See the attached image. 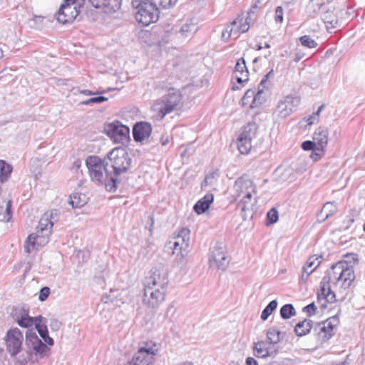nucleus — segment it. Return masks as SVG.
Returning a JSON list of instances; mask_svg holds the SVG:
<instances>
[{
	"label": "nucleus",
	"mask_w": 365,
	"mask_h": 365,
	"mask_svg": "<svg viewBox=\"0 0 365 365\" xmlns=\"http://www.w3.org/2000/svg\"><path fill=\"white\" fill-rule=\"evenodd\" d=\"M243 19L242 18H240V17H238L237 19H235L232 23V26H235L237 24H239L237 26V29L241 32V33H245V32H247L249 29H250V23L247 22V19L245 20V23H242Z\"/></svg>",
	"instance_id": "79ce46f5"
},
{
	"label": "nucleus",
	"mask_w": 365,
	"mask_h": 365,
	"mask_svg": "<svg viewBox=\"0 0 365 365\" xmlns=\"http://www.w3.org/2000/svg\"><path fill=\"white\" fill-rule=\"evenodd\" d=\"M36 321L34 324L35 327L39 334L40 336L43 339L44 344H48L49 346H53L54 344L53 339L49 336L48 328H47V321L46 319L39 315L36 317Z\"/></svg>",
	"instance_id": "412c9836"
},
{
	"label": "nucleus",
	"mask_w": 365,
	"mask_h": 365,
	"mask_svg": "<svg viewBox=\"0 0 365 365\" xmlns=\"http://www.w3.org/2000/svg\"><path fill=\"white\" fill-rule=\"evenodd\" d=\"M209 266L210 268H215L225 271L229 265L230 259L226 252L225 246L222 242H217L210 249L208 255Z\"/></svg>",
	"instance_id": "1a4fd4ad"
},
{
	"label": "nucleus",
	"mask_w": 365,
	"mask_h": 365,
	"mask_svg": "<svg viewBox=\"0 0 365 365\" xmlns=\"http://www.w3.org/2000/svg\"><path fill=\"white\" fill-rule=\"evenodd\" d=\"M323 153H324V152H319V151H318V150H317V148H316L315 149H314V150H312V153H311L310 157H311V158H312L314 161H317V160H319L322 158V155H323Z\"/></svg>",
	"instance_id": "680f3d73"
},
{
	"label": "nucleus",
	"mask_w": 365,
	"mask_h": 365,
	"mask_svg": "<svg viewBox=\"0 0 365 365\" xmlns=\"http://www.w3.org/2000/svg\"><path fill=\"white\" fill-rule=\"evenodd\" d=\"M274 71L273 69H271L262 79L259 87L262 86L264 87V84L267 82L268 79L273 76Z\"/></svg>",
	"instance_id": "e2e57ef3"
},
{
	"label": "nucleus",
	"mask_w": 365,
	"mask_h": 365,
	"mask_svg": "<svg viewBox=\"0 0 365 365\" xmlns=\"http://www.w3.org/2000/svg\"><path fill=\"white\" fill-rule=\"evenodd\" d=\"M105 92H106L105 91H103L100 92L98 91H90V90H86V89L81 90L79 91L80 93L86 95V96H93V95L94 96V95H97V94H99V93H103Z\"/></svg>",
	"instance_id": "0e129e2a"
},
{
	"label": "nucleus",
	"mask_w": 365,
	"mask_h": 365,
	"mask_svg": "<svg viewBox=\"0 0 365 365\" xmlns=\"http://www.w3.org/2000/svg\"><path fill=\"white\" fill-rule=\"evenodd\" d=\"M254 351L255 356L258 358H266L273 354V351H270L269 344L264 341L255 343Z\"/></svg>",
	"instance_id": "a878e982"
},
{
	"label": "nucleus",
	"mask_w": 365,
	"mask_h": 365,
	"mask_svg": "<svg viewBox=\"0 0 365 365\" xmlns=\"http://www.w3.org/2000/svg\"><path fill=\"white\" fill-rule=\"evenodd\" d=\"M235 78L239 83L246 82L249 80V71L244 58L237 60L235 68Z\"/></svg>",
	"instance_id": "4be33fe9"
},
{
	"label": "nucleus",
	"mask_w": 365,
	"mask_h": 365,
	"mask_svg": "<svg viewBox=\"0 0 365 365\" xmlns=\"http://www.w3.org/2000/svg\"><path fill=\"white\" fill-rule=\"evenodd\" d=\"M183 231H184V252L185 251H187V252H190V250H187L190 246V244L188 242L189 241V235H190V230H187V229H185L184 227L183 229Z\"/></svg>",
	"instance_id": "13d9d810"
},
{
	"label": "nucleus",
	"mask_w": 365,
	"mask_h": 365,
	"mask_svg": "<svg viewBox=\"0 0 365 365\" xmlns=\"http://www.w3.org/2000/svg\"><path fill=\"white\" fill-rule=\"evenodd\" d=\"M313 327V322L310 319H304L298 322L294 327V332L297 336L302 337L308 334Z\"/></svg>",
	"instance_id": "bb28decb"
},
{
	"label": "nucleus",
	"mask_w": 365,
	"mask_h": 365,
	"mask_svg": "<svg viewBox=\"0 0 365 365\" xmlns=\"http://www.w3.org/2000/svg\"><path fill=\"white\" fill-rule=\"evenodd\" d=\"M299 104L300 98L298 96L288 95L279 101L274 113L278 117L285 118L295 111Z\"/></svg>",
	"instance_id": "f8f14e48"
},
{
	"label": "nucleus",
	"mask_w": 365,
	"mask_h": 365,
	"mask_svg": "<svg viewBox=\"0 0 365 365\" xmlns=\"http://www.w3.org/2000/svg\"><path fill=\"white\" fill-rule=\"evenodd\" d=\"M156 7L168 9L173 7L178 0H151Z\"/></svg>",
	"instance_id": "a19ab883"
},
{
	"label": "nucleus",
	"mask_w": 365,
	"mask_h": 365,
	"mask_svg": "<svg viewBox=\"0 0 365 365\" xmlns=\"http://www.w3.org/2000/svg\"><path fill=\"white\" fill-rule=\"evenodd\" d=\"M339 318L336 316L330 317L326 321L318 323L314 329H318L319 336L322 337L323 341L329 340L334 335L333 330L339 324Z\"/></svg>",
	"instance_id": "2eb2a0df"
},
{
	"label": "nucleus",
	"mask_w": 365,
	"mask_h": 365,
	"mask_svg": "<svg viewBox=\"0 0 365 365\" xmlns=\"http://www.w3.org/2000/svg\"><path fill=\"white\" fill-rule=\"evenodd\" d=\"M302 148L304 150H313L317 148V143L314 140L313 141L306 140L302 143Z\"/></svg>",
	"instance_id": "603ef678"
},
{
	"label": "nucleus",
	"mask_w": 365,
	"mask_h": 365,
	"mask_svg": "<svg viewBox=\"0 0 365 365\" xmlns=\"http://www.w3.org/2000/svg\"><path fill=\"white\" fill-rule=\"evenodd\" d=\"M105 159L109 168L106 170V190L115 192L122 182L123 175L130 168L132 158L125 148L117 147L110 150Z\"/></svg>",
	"instance_id": "f03ea898"
},
{
	"label": "nucleus",
	"mask_w": 365,
	"mask_h": 365,
	"mask_svg": "<svg viewBox=\"0 0 365 365\" xmlns=\"http://www.w3.org/2000/svg\"><path fill=\"white\" fill-rule=\"evenodd\" d=\"M166 289L144 287L143 302L148 307L156 309L165 299Z\"/></svg>",
	"instance_id": "ddd939ff"
},
{
	"label": "nucleus",
	"mask_w": 365,
	"mask_h": 365,
	"mask_svg": "<svg viewBox=\"0 0 365 365\" xmlns=\"http://www.w3.org/2000/svg\"><path fill=\"white\" fill-rule=\"evenodd\" d=\"M268 224H274L279 219L278 211L275 208H272L267 214Z\"/></svg>",
	"instance_id": "49530a36"
},
{
	"label": "nucleus",
	"mask_w": 365,
	"mask_h": 365,
	"mask_svg": "<svg viewBox=\"0 0 365 365\" xmlns=\"http://www.w3.org/2000/svg\"><path fill=\"white\" fill-rule=\"evenodd\" d=\"M204 66L202 63H197L186 68L184 75V93L187 90H197L209 83L208 78L202 74Z\"/></svg>",
	"instance_id": "6e6552de"
},
{
	"label": "nucleus",
	"mask_w": 365,
	"mask_h": 365,
	"mask_svg": "<svg viewBox=\"0 0 365 365\" xmlns=\"http://www.w3.org/2000/svg\"><path fill=\"white\" fill-rule=\"evenodd\" d=\"M77 8L80 9L84 4L85 0H66Z\"/></svg>",
	"instance_id": "69168bd1"
},
{
	"label": "nucleus",
	"mask_w": 365,
	"mask_h": 365,
	"mask_svg": "<svg viewBox=\"0 0 365 365\" xmlns=\"http://www.w3.org/2000/svg\"><path fill=\"white\" fill-rule=\"evenodd\" d=\"M58 210H51L50 213H45L40 219L36 227V233L31 234L25 242L24 250L28 254L32 252L38 246L48 242V236L51 233V229L54 221H56Z\"/></svg>",
	"instance_id": "7ed1b4c3"
},
{
	"label": "nucleus",
	"mask_w": 365,
	"mask_h": 365,
	"mask_svg": "<svg viewBox=\"0 0 365 365\" xmlns=\"http://www.w3.org/2000/svg\"><path fill=\"white\" fill-rule=\"evenodd\" d=\"M344 259L341 262H346V264H349V267L354 268V264H356L358 262L357 255L351 253L344 256Z\"/></svg>",
	"instance_id": "09e8293b"
},
{
	"label": "nucleus",
	"mask_w": 365,
	"mask_h": 365,
	"mask_svg": "<svg viewBox=\"0 0 365 365\" xmlns=\"http://www.w3.org/2000/svg\"><path fill=\"white\" fill-rule=\"evenodd\" d=\"M165 249L168 252L172 251L173 255H176L178 263H180L182 261V247L177 241L172 242L169 241L166 245Z\"/></svg>",
	"instance_id": "c85d7f7f"
},
{
	"label": "nucleus",
	"mask_w": 365,
	"mask_h": 365,
	"mask_svg": "<svg viewBox=\"0 0 365 365\" xmlns=\"http://www.w3.org/2000/svg\"><path fill=\"white\" fill-rule=\"evenodd\" d=\"M213 200V195L208 193L195 203L193 207V210L198 215L203 214L209 209L210 204Z\"/></svg>",
	"instance_id": "b1692460"
},
{
	"label": "nucleus",
	"mask_w": 365,
	"mask_h": 365,
	"mask_svg": "<svg viewBox=\"0 0 365 365\" xmlns=\"http://www.w3.org/2000/svg\"><path fill=\"white\" fill-rule=\"evenodd\" d=\"M90 2L95 8L104 9L106 13L115 12L121 5V0H90Z\"/></svg>",
	"instance_id": "aec40b11"
},
{
	"label": "nucleus",
	"mask_w": 365,
	"mask_h": 365,
	"mask_svg": "<svg viewBox=\"0 0 365 365\" xmlns=\"http://www.w3.org/2000/svg\"><path fill=\"white\" fill-rule=\"evenodd\" d=\"M155 351L152 348H140L135 354L130 364L133 365H153L154 362Z\"/></svg>",
	"instance_id": "dca6fc26"
},
{
	"label": "nucleus",
	"mask_w": 365,
	"mask_h": 365,
	"mask_svg": "<svg viewBox=\"0 0 365 365\" xmlns=\"http://www.w3.org/2000/svg\"><path fill=\"white\" fill-rule=\"evenodd\" d=\"M234 31L233 26L231 25L227 26L226 29L222 33V38L223 41H227Z\"/></svg>",
	"instance_id": "5fc2aeb1"
},
{
	"label": "nucleus",
	"mask_w": 365,
	"mask_h": 365,
	"mask_svg": "<svg viewBox=\"0 0 365 365\" xmlns=\"http://www.w3.org/2000/svg\"><path fill=\"white\" fill-rule=\"evenodd\" d=\"M36 320V317H29L27 313H25L22 314L20 318H18L16 319V322L20 327L24 328H29L31 327L35 324Z\"/></svg>",
	"instance_id": "e433bc0d"
},
{
	"label": "nucleus",
	"mask_w": 365,
	"mask_h": 365,
	"mask_svg": "<svg viewBox=\"0 0 365 365\" xmlns=\"http://www.w3.org/2000/svg\"><path fill=\"white\" fill-rule=\"evenodd\" d=\"M81 166V161L80 160H75L71 166V169L74 170H78Z\"/></svg>",
	"instance_id": "774afa93"
},
{
	"label": "nucleus",
	"mask_w": 365,
	"mask_h": 365,
	"mask_svg": "<svg viewBox=\"0 0 365 365\" xmlns=\"http://www.w3.org/2000/svg\"><path fill=\"white\" fill-rule=\"evenodd\" d=\"M285 333H282L274 327H271L267 332V337L269 344H277L284 336Z\"/></svg>",
	"instance_id": "473e14b6"
},
{
	"label": "nucleus",
	"mask_w": 365,
	"mask_h": 365,
	"mask_svg": "<svg viewBox=\"0 0 365 365\" xmlns=\"http://www.w3.org/2000/svg\"><path fill=\"white\" fill-rule=\"evenodd\" d=\"M86 165L91 181L97 185H104L106 189V170H109L107 160L96 155L88 156L86 160Z\"/></svg>",
	"instance_id": "0eeeda50"
},
{
	"label": "nucleus",
	"mask_w": 365,
	"mask_h": 365,
	"mask_svg": "<svg viewBox=\"0 0 365 365\" xmlns=\"http://www.w3.org/2000/svg\"><path fill=\"white\" fill-rule=\"evenodd\" d=\"M168 284V270L163 264H158L149 272L148 276L145 277L144 287L166 289Z\"/></svg>",
	"instance_id": "9d476101"
},
{
	"label": "nucleus",
	"mask_w": 365,
	"mask_h": 365,
	"mask_svg": "<svg viewBox=\"0 0 365 365\" xmlns=\"http://www.w3.org/2000/svg\"><path fill=\"white\" fill-rule=\"evenodd\" d=\"M257 130V125L255 122H250L246 125H245L241 133L239 135V137H246L250 140H252L256 135Z\"/></svg>",
	"instance_id": "c756f323"
},
{
	"label": "nucleus",
	"mask_w": 365,
	"mask_h": 365,
	"mask_svg": "<svg viewBox=\"0 0 365 365\" xmlns=\"http://www.w3.org/2000/svg\"><path fill=\"white\" fill-rule=\"evenodd\" d=\"M322 19L326 24L327 29H334L338 25L339 21L337 15L329 9L322 14Z\"/></svg>",
	"instance_id": "cd10ccee"
},
{
	"label": "nucleus",
	"mask_w": 365,
	"mask_h": 365,
	"mask_svg": "<svg viewBox=\"0 0 365 365\" xmlns=\"http://www.w3.org/2000/svg\"><path fill=\"white\" fill-rule=\"evenodd\" d=\"M317 307L314 302L307 305L303 308V312H306L309 317L314 315L316 313Z\"/></svg>",
	"instance_id": "864d4df0"
},
{
	"label": "nucleus",
	"mask_w": 365,
	"mask_h": 365,
	"mask_svg": "<svg viewBox=\"0 0 365 365\" xmlns=\"http://www.w3.org/2000/svg\"><path fill=\"white\" fill-rule=\"evenodd\" d=\"M131 5L135 10L136 21L143 26H148L158 20L159 8L151 0H132Z\"/></svg>",
	"instance_id": "20e7f679"
},
{
	"label": "nucleus",
	"mask_w": 365,
	"mask_h": 365,
	"mask_svg": "<svg viewBox=\"0 0 365 365\" xmlns=\"http://www.w3.org/2000/svg\"><path fill=\"white\" fill-rule=\"evenodd\" d=\"M79 13L80 10L78 8L66 0H64L56 14V18L57 21L62 24H69L76 19Z\"/></svg>",
	"instance_id": "4468645a"
},
{
	"label": "nucleus",
	"mask_w": 365,
	"mask_h": 365,
	"mask_svg": "<svg viewBox=\"0 0 365 365\" xmlns=\"http://www.w3.org/2000/svg\"><path fill=\"white\" fill-rule=\"evenodd\" d=\"M262 94L263 89L260 88V87L259 86L257 92L256 93L255 91L254 99L252 100L251 104L250 106L251 108H257L265 101V98L262 96Z\"/></svg>",
	"instance_id": "58836bf2"
},
{
	"label": "nucleus",
	"mask_w": 365,
	"mask_h": 365,
	"mask_svg": "<svg viewBox=\"0 0 365 365\" xmlns=\"http://www.w3.org/2000/svg\"><path fill=\"white\" fill-rule=\"evenodd\" d=\"M152 132L151 125L145 121L136 123L133 128V136L136 142H142L148 138Z\"/></svg>",
	"instance_id": "f3484780"
},
{
	"label": "nucleus",
	"mask_w": 365,
	"mask_h": 365,
	"mask_svg": "<svg viewBox=\"0 0 365 365\" xmlns=\"http://www.w3.org/2000/svg\"><path fill=\"white\" fill-rule=\"evenodd\" d=\"M332 0H310L309 7L313 9L314 11H317V10H320L325 4H329Z\"/></svg>",
	"instance_id": "c03bdc74"
},
{
	"label": "nucleus",
	"mask_w": 365,
	"mask_h": 365,
	"mask_svg": "<svg viewBox=\"0 0 365 365\" xmlns=\"http://www.w3.org/2000/svg\"><path fill=\"white\" fill-rule=\"evenodd\" d=\"M105 133L116 143L125 144L129 140L130 129L118 121L105 126Z\"/></svg>",
	"instance_id": "9b49d317"
},
{
	"label": "nucleus",
	"mask_w": 365,
	"mask_h": 365,
	"mask_svg": "<svg viewBox=\"0 0 365 365\" xmlns=\"http://www.w3.org/2000/svg\"><path fill=\"white\" fill-rule=\"evenodd\" d=\"M329 130L327 127H319L313 134V140L317 143V149L319 152H324L328 143Z\"/></svg>",
	"instance_id": "6ab92c4d"
},
{
	"label": "nucleus",
	"mask_w": 365,
	"mask_h": 365,
	"mask_svg": "<svg viewBox=\"0 0 365 365\" xmlns=\"http://www.w3.org/2000/svg\"><path fill=\"white\" fill-rule=\"evenodd\" d=\"M299 41L303 46L309 48H314L317 46V43L308 35L301 36Z\"/></svg>",
	"instance_id": "37998d69"
},
{
	"label": "nucleus",
	"mask_w": 365,
	"mask_h": 365,
	"mask_svg": "<svg viewBox=\"0 0 365 365\" xmlns=\"http://www.w3.org/2000/svg\"><path fill=\"white\" fill-rule=\"evenodd\" d=\"M173 96L163 97L160 103H158L155 106V109L158 110L161 113V117H164L166 114L170 113L176 106V103L172 102L170 100Z\"/></svg>",
	"instance_id": "393cba45"
},
{
	"label": "nucleus",
	"mask_w": 365,
	"mask_h": 365,
	"mask_svg": "<svg viewBox=\"0 0 365 365\" xmlns=\"http://www.w3.org/2000/svg\"><path fill=\"white\" fill-rule=\"evenodd\" d=\"M13 170L12 166L4 160H0V181L6 182Z\"/></svg>",
	"instance_id": "72a5a7b5"
},
{
	"label": "nucleus",
	"mask_w": 365,
	"mask_h": 365,
	"mask_svg": "<svg viewBox=\"0 0 365 365\" xmlns=\"http://www.w3.org/2000/svg\"><path fill=\"white\" fill-rule=\"evenodd\" d=\"M279 314L283 319H288L295 316L297 312L292 304H286L281 307Z\"/></svg>",
	"instance_id": "c9c22d12"
},
{
	"label": "nucleus",
	"mask_w": 365,
	"mask_h": 365,
	"mask_svg": "<svg viewBox=\"0 0 365 365\" xmlns=\"http://www.w3.org/2000/svg\"><path fill=\"white\" fill-rule=\"evenodd\" d=\"M106 101H108L107 98L101 96L93 97L88 100L81 101L80 103V104L81 105H91V104H93V103H101Z\"/></svg>",
	"instance_id": "a18cd8bd"
},
{
	"label": "nucleus",
	"mask_w": 365,
	"mask_h": 365,
	"mask_svg": "<svg viewBox=\"0 0 365 365\" xmlns=\"http://www.w3.org/2000/svg\"><path fill=\"white\" fill-rule=\"evenodd\" d=\"M274 20L276 23H282L283 21V9L282 6L276 8Z\"/></svg>",
	"instance_id": "6e6d98bb"
},
{
	"label": "nucleus",
	"mask_w": 365,
	"mask_h": 365,
	"mask_svg": "<svg viewBox=\"0 0 365 365\" xmlns=\"http://www.w3.org/2000/svg\"><path fill=\"white\" fill-rule=\"evenodd\" d=\"M88 198L85 194L75 192L70 196L69 203L73 207H81L87 203Z\"/></svg>",
	"instance_id": "2f4dec72"
},
{
	"label": "nucleus",
	"mask_w": 365,
	"mask_h": 365,
	"mask_svg": "<svg viewBox=\"0 0 365 365\" xmlns=\"http://www.w3.org/2000/svg\"><path fill=\"white\" fill-rule=\"evenodd\" d=\"M340 281H341V288L346 289L350 287L351 283L355 279V274L354 268L349 267V264L346 263V265L343 267V272L339 275Z\"/></svg>",
	"instance_id": "5701e85b"
},
{
	"label": "nucleus",
	"mask_w": 365,
	"mask_h": 365,
	"mask_svg": "<svg viewBox=\"0 0 365 365\" xmlns=\"http://www.w3.org/2000/svg\"><path fill=\"white\" fill-rule=\"evenodd\" d=\"M217 174L215 173H210L206 175L204 182L202 183V186H205L209 184H212L213 180L215 178V175Z\"/></svg>",
	"instance_id": "052dcab7"
},
{
	"label": "nucleus",
	"mask_w": 365,
	"mask_h": 365,
	"mask_svg": "<svg viewBox=\"0 0 365 365\" xmlns=\"http://www.w3.org/2000/svg\"><path fill=\"white\" fill-rule=\"evenodd\" d=\"M322 262V257H310L306 264L303 266L301 274V280L305 283L309 276L319 266Z\"/></svg>",
	"instance_id": "a211bd4d"
},
{
	"label": "nucleus",
	"mask_w": 365,
	"mask_h": 365,
	"mask_svg": "<svg viewBox=\"0 0 365 365\" xmlns=\"http://www.w3.org/2000/svg\"><path fill=\"white\" fill-rule=\"evenodd\" d=\"M246 365H259L258 362L253 357H247L245 361Z\"/></svg>",
	"instance_id": "338daca9"
},
{
	"label": "nucleus",
	"mask_w": 365,
	"mask_h": 365,
	"mask_svg": "<svg viewBox=\"0 0 365 365\" xmlns=\"http://www.w3.org/2000/svg\"><path fill=\"white\" fill-rule=\"evenodd\" d=\"M50 294V288L48 287H43L40 289L38 299L41 302L45 301Z\"/></svg>",
	"instance_id": "3c124183"
},
{
	"label": "nucleus",
	"mask_w": 365,
	"mask_h": 365,
	"mask_svg": "<svg viewBox=\"0 0 365 365\" xmlns=\"http://www.w3.org/2000/svg\"><path fill=\"white\" fill-rule=\"evenodd\" d=\"M322 210V214H326L325 217H329L336 212V204L335 202H328L324 205Z\"/></svg>",
	"instance_id": "ea45409f"
},
{
	"label": "nucleus",
	"mask_w": 365,
	"mask_h": 365,
	"mask_svg": "<svg viewBox=\"0 0 365 365\" xmlns=\"http://www.w3.org/2000/svg\"><path fill=\"white\" fill-rule=\"evenodd\" d=\"M237 148L240 153L247 154L252 148V140L246 137L237 138Z\"/></svg>",
	"instance_id": "f704fd0d"
},
{
	"label": "nucleus",
	"mask_w": 365,
	"mask_h": 365,
	"mask_svg": "<svg viewBox=\"0 0 365 365\" xmlns=\"http://www.w3.org/2000/svg\"><path fill=\"white\" fill-rule=\"evenodd\" d=\"M324 108V105L320 106L318 110L307 118V121L308 123V125H312L314 123L315 121H318L319 113Z\"/></svg>",
	"instance_id": "8fccbe9b"
},
{
	"label": "nucleus",
	"mask_w": 365,
	"mask_h": 365,
	"mask_svg": "<svg viewBox=\"0 0 365 365\" xmlns=\"http://www.w3.org/2000/svg\"><path fill=\"white\" fill-rule=\"evenodd\" d=\"M49 326L52 331H58L61 327V322L56 319H51Z\"/></svg>",
	"instance_id": "4d7b16f0"
},
{
	"label": "nucleus",
	"mask_w": 365,
	"mask_h": 365,
	"mask_svg": "<svg viewBox=\"0 0 365 365\" xmlns=\"http://www.w3.org/2000/svg\"><path fill=\"white\" fill-rule=\"evenodd\" d=\"M344 265H346V262H338L334 264L331 269L326 272L321 282L320 292L318 293L319 299L322 297L329 303L335 302L336 295L331 289L330 282H331L334 284H336L340 281L341 278H339V275L343 272Z\"/></svg>",
	"instance_id": "39448f33"
},
{
	"label": "nucleus",
	"mask_w": 365,
	"mask_h": 365,
	"mask_svg": "<svg viewBox=\"0 0 365 365\" xmlns=\"http://www.w3.org/2000/svg\"><path fill=\"white\" fill-rule=\"evenodd\" d=\"M235 187L239 192L238 197H240L237 203L238 208L241 209L242 217L244 220L247 218V212L252 215L254 203L252 202V192H255V186L252 180L248 179L239 178L235 182Z\"/></svg>",
	"instance_id": "423d86ee"
},
{
	"label": "nucleus",
	"mask_w": 365,
	"mask_h": 365,
	"mask_svg": "<svg viewBox=\"0 0 365 365\" xmlns=\"http://www.w3.org/2000/svg\"><path fill=\"white\" fill-rule=\"evenodd\" d=\"M254 96H255V90H253V89L247 90L242 98V105L245 106V105H247L249 103L250 105L252 100L254 99Z\"/></svg>",
	"instance_id": "de8ad7c7"
},
{
	"label": "nucleus",
	"mask_w": 365,
	"mask_h": 365,
	"mask_svg": "<svg viewBox=\"0 0 365 365\" xmlns=\"http://www.w3.org/2000/svg\"><path fill=\"white\" fill-rule=\"evenodd\" d=\"M11 200H9L6 203V210H5V216L4 220L6 222H9L10 218L11 217Z\"/></svg>",
	"instance_id": "bf43d9fd"
},
{
	"label": "nucleus",
	"mask_w": 365,
	"mask_h": 365,
	"mask_svg": "<svg viewBox=\"0 0 365 365\" xmlns=\"http://www.w3.org/2000/svg\"><path fill=\"white\" fill-rule=\"evenodd\" d=\"M4 340L6 351L19 365L34 364L38 359L47 356L51 350L33 330H27L26 332L24 351L22 349L24 336L18 328L8 330Z\"/></svg>",
	"instance_id": "f257e3e1"
},
{
	"label": "nucleus",
	"mask_w": 365,
	"mask_h": 365,
	"mask_svg": "<svg viewBox=\"0 0 365 365\" xmlns=\"http://www.w3.org/2000/svg\"><path fill=\"white\" fill-rule=\"evenodd\" d=\"M278 302L276 299L271 301L263 309L261 314V319L265 321L277 309Z\"/></svg>",
	"instance_id": "4c0bfd02"
},
{
	"label": "nucleus",
	"mask_w": 365,
	"mask_h": 365,
	"mask_svg": "<svg viewBox=\"0 0 365 365\" xmlns=\"http://www.w3.org/2000/svg\"><path fill=\"white\" fill-rule=\"evenodd\" d=\"M197 21L196 19H187L184 24V38H191L197 31Z\"/></svg>",
	"instance_id": "7c9ffc66"
}]
</instances>
